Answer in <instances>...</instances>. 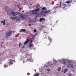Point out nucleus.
<instances>
[{"label": "nucleus", "mask_w": 76, "mask_h": 76, "mask_svg": "<svg viewBox=\"0 0 76 76\" xmlns=\"http://www.w3.org/2000/svg\"><path fill=\"white\" fill-rule=\"evenodd\" d=\"M63 62V63L64 64H66V62L65 61H64Z\"/></svg>", "instance_id": "obj_27"}, {"label": "nucleus", "mask_w": 76, "mask_h": 76, "mask_svg": "<svg viewBox=\"0 0 76 76\" xmlns=\"http://www.w3.org/2000/svg\"><path fill=\"white\" fill-rule=\"evenodd\" d=\"M44 15H43V17H44V16H47V15H48V14L47 13H46L45 14H44Z\"/></svg>", "instance_id": "obj_24"}, {"label": "nucleus", "mask_w": 76, "mask_h": 76, "mask_svg": "<svg viewBox=\"0 0 76 76\" xmlns=\"http://www.w3.org/2000/svg\"><path fill=\"white\" fill-rule=\"evenodd\" d=\"M27 75H30L29 73H28Z\"/></svg>", "instance_id": "obj_48"}, {"label": "nucleus", "mask_w": 76, "mask_h": 76, "mask_svg": "<svg viewBox=\"0 0 76 76\" xmlns=\"http://www.w3.org/2000/svg\"><path fill=\"white\" fill-rule=\"evenodd\" d=\"M11 19L16 20V18H15V17L11 16Z\"/></svg>", "instance_id": "obj_17"}, {"label": "nucleus", "mask_w": 76, "mask_h": 76, "mask_svg": "<svg viewBox=\"0 0 76 76\" xmlns=\"http://www.w3.org/2000/svg\"><path fill=\"white\" fill-rule=\"evenodd\" d=\"M4 9L6 11V12H7V14L8 13V12H11V15L12 16H16L17 15V12H14L13 11V10H11L10 8H9L8 11H7V9H8V8L7 7H5Z\"/></svg>", "instance_id": "obj_1"}, {"label": "nucleus", "mask_w": 76, "mask_h": 76, "mask_svg": "<svg viewBox=\"0 0 76 76\" xmlns=\"http://www.w3.org/2000/svg\"><path fill=\"white\" fill-rule=\"evenodd\" d=\"M46 32H45V31H44L43 32L44 34H45V33H46Z\"/></svg>", "instance_id": "obj_46"}, {"label": "nucleus", "mask_w": 76, "mask_h": 76, "mask_svg": "<svg viewBox=\"0 0 76 76\" xmlns=\"http://www.w3.org/2000/svg\"><path fill=\"white\" fill-rule=\"evenodd\" d=\"M12 32H9L6 33V35L7 36H10L12 35Z\"/></svg>", "instance_id": "obj_9"}, {"label": "nucleus", "mask_w": 76, "mask_h": 76, "mask_svg": "<svg viewBox=\"0 0 76 76\" xmlns=\"http://www.w3.org/2000/svg\"><path fill=\"white\" fill-rule=\"evenodd\" d=\"M37 35V34H35L34 36V38L35 37H36V36Z\"/></svg>", "instance_id": "obj_36"}, {"label": "nucleus", "mask_w": 76, "mask_h": 76, "mask_svg": "<svg viewBox=\"0 0 76 76\" xmlns=\"http://www.w3.org/2000/svg\"><path fill=\"white\" fill-rule=\"evenodd\" d=\"M17 7H19V5H17Z\"/></svg>", "instance_id": "obj_42"}, {"label": "nucleus", "mask_w": 76, "mask_h": 76, "mask_svg": "<svg viewBox=\"0 0 76 76\" xmlns=\"http://www.w3.org/2000/svg\"><path fill=\"white\" fill-rule=\"evenodd\" d=\"M31 59H32V56H31L30 58H29V59H27L26 61H30V62H33V61L31 60Z\"/></svg>", "instance_id": "obj_6"}, {"label": "nucleus", "mask_w": 76, "mask_h": 76, "mask_svg": "<svg viewBox=\"0 0 76 76\" xmlns=\"http://www.w3.org/2000/svg\"><path fill=\"white\" fill-rule=\"evenodd\" d=\"M1 23H3V21H1Z\"/></svg>", "instance_id": "obj_52"}, {"label": "nucleus", "mask_w": 76, "mask_h": 76, "mask_svg": "<svg viewBox=\"0 0 76 76\" xmlns=\"http://www.w3.org/2000/svg\"><path fill=\"white\" fill-rule=\"evenodd\" d=\"M13 55L12 54H10V56H8L7 57L8 58H13Z\"/></svg>", "instance_id": "obj_10"}, {"label": "nucleus", "mask_w": 76, "mask_h": 76, "mask_svg": "<svg viewBox=\"0 0 76 76\" xmlns=\"http://www.w3.org/2000/svg\"><path fill=\"white\" fill-rule=\"evenodd\" d=\"M29 41H30L29 43H30V44L29 45L28 47L29 48H30V49H31V50H32V49L33 48V46L31 45V43H32V40L31 39H28L27 40H26L24 43V45H26V44H27V43H28V42H29Z\"/></svg>", "instance_id": "obj_2"}, {"label": "nucleus", "mask_w": 76, "mask_h": 76, "mask_svg": "<svg viewBox=\"0 0 76 76\" xmlns=\"http://www.w3.org/2000/svg\"><path fill=\"white\" fill-rule=\"evenodd\" d=\"M48 38L49 39V40H50V42H51L52 41V39H51V38H50V36H49Z\"/></svg>", "instance_id": "obj_12"}, {"label": "nucleus", "mask_w": 76, "mask_h": 76, "mask_svg": "<svg viewBox=\"0 0 76 76\" xmlns=\"http://www.w3.org/2000/svg\"><path fill=\"white\" fill-rule=\"evenodd\" d=\"M33 39H34L35 38V37H33L32 38Z\"/></svg>", "instance_id": "obj_44"}, {"label": "nucleus", "mask_w": 76, "mask_h": 76, "mask_svg": "<svg viewBox=\"0 0 76 76\" xmlns=\"http://www.w3.org/2000/svg\"><path fill=\"white\" fill-rule=\"evenodd\" d=\"M32 21V20H30V23H31V21Z\"/></svg>", "instance_id": "obj_50"}, {"label": "nucleus", "mask_w": 76, "mask_h": 76, "mask_svg": "<svg viewBox=\"0 0 76 76\" xmlns=\"http://www.w3.org/2000/svg\"><path fill=\"white\" fill-rule=\"evenodd\" d=\"M47 70H48V72H50V69H47Z\"/></svg>", "instance_id": "obj_32"}, {"label": "nucleus", "mask_w": 76, "mask_h": 76, "mask_svg": "<svg viewBox=\"0 0 76 76\" xmlns=\"http://www.w3.org/2000/svg\"><path fill=\"white\" fill-rule=\"evenodd\" d=\"M50 11H51V10H47V11H46V12L48 13H49V12H50Z\"/></svg>", "instance_id": "obj_22"}, {"label": "nucleus", "mask_w": 76, "mask_h": 76, "mask_svg": "<svg viewBox=\"0 0 76 76\" xmlns=\"http://www.w3.org/2000/svg\"><path fill=\"white\" fill-rule=\"evenodd\" d=\"M34 32H35H35H37V30L34 29Z\"/></svg>", "instance_id": "obj_29"}, {"label": "nucleus", "mask_w": 76, "mask_h": 76, "mask_svg": "<svg viewBox=\"0 0 76 76\" xmlns=\"http://www.w3.org/2000/svg\"><path fill=\"white\" fill-rule=\"evenodd\" d=\"M47 74H49V75H50V73H49L48 72H47Z\"/></svg>", "instance_id": "obj_47"}, {"label": "nucleus", "mask_w": 76, "mask_h": 76, "mask_svg": "<svg viewBox=\"0 0 76 76\" xmlns=\"http://www.w3.org/2000/svg\"><path fill=\"white\" fill-rule=\"evenodd\" d=\"M46 67H48V66H46Z\"/></svg>", "instance_id": "obj_57"}, {"label": "nucleus", "mask_w": 76, "mask_h": 76, "mask_svg": "<svg viewBox=\"0 0 76 76\" xmlns=\"http://www.w3.org/2000/svg\"><path fill=\"white\" fill-rule=\"evenodd\" d=\"M56 61V63H57V61H56V60H54V61Z\"/></svg>", "instance_id": "obj_51"}, {"label": "nucleus", "mask_w": 76, "mask_h": 76, "mask_svg": "<svg viewBox=\"0 0 76 76\" xmlns=\"http://www.w3.org/2000/svg\"><path fill=\"white\" fill-rule=\"evenodd\" d=\"M58 21H56V23H57V22Z\"/></svg>", "instance_id": "obj_64"}, {"label": "nucleus", "mask_w": 76, "mask_h": 76, "mask_svg": "<svg viewBox=\"0 0 76 76\" xmlns=\"http://www.w3.org/2000/svg\"><path fill=\"white\" fill-rule=\"evenodd\" d=\"M42 10H47V8L45 7H43L42 8Z\"/></svg>", "instance_id": "obj_18"}, {"label": "nucleus", "mask_w": 76, "mask_h": 76, "mask_svg": "<svg viewBox=\"0 0 76 76\" xmlns=\"http://www.w3.org/2000/svg\"><path fill=\"white\" fill-rule=\"evenodd\" d=\"M24 46H23L21 48L22 49H23V48H24Z\"/></svg>", "instance_id": "obj_38"}, {"label": "nucleus", "mask_w": 76, "mask_h": 76, "mask_svg": "<svg viewBox=\"0 0 76 76\" xmlns=\"http://www.w3.org/2000/svg\"><path fill=\"white\" fill-rule=\"evenodd\" d=\"M17 13L18 14V15H19V16H20V13L19 12H18Z\"/></svg>", "instance_id": "obj_28"}, {"label": "nucleus", "mask_w": 76, "mask_h": 76, "mask_svg": "<svg viewBox=\"0 0 76 76\" xmlns=\"http://www.w3.org/2000/svg\"><path fill=\"white\" fill-rule=\"evenodd\" d=\"M23 60V57H22V58L20 59V60Z\"/></svg>", "instance_id": "obj_35"}, {"label": "nucleus", "mask_w": 76, "mask_h": 76, "mask_svg": "<svg viewBox=\"0 0 76 76\" xmlns=\"http://www.w3.org/2000/svg\"><path fill=\"white\" fill-rule=\"evenodd\" d=\"M54 26H53V27H54Z\"/></svg>", "instance_id": "obj_62"}, {"label": "nucleus", "mask_w": 76, "mask_h": 76, "mask_svg": "<svg viewBox=\"0 0 76 76\" xmlns=\"http://www.w3.org/2000/svg\"><path fill=\"white\" fill-rule=\"evenodd\" d=\"M5 52H4V51L3 52H2V53H3V55L4 56V53Z\"/></svg>", "instance_id": "obj_39"}, {"label": "nucleus", "mask_w": 76, "mask_h": 76, "mask_svg": "<svg viewBox=\"0 0 76 76\" xmlns=\"http://www.w3.org/2000/svg\"><path fill=\"white\" fill-rule=\"evenodd\" d=\"M63 5V6H64L65 7H66V4H64Z\"/></svg>", "instance_id": "obj_33"}, {"label": "nucleus", "mask_w": 76, "mask_h": 76, "mask_svg": "<svg viewBox=\"0 0 76 76\" xmlns=\"http://www.w3.org/2000/svg\"><path fill=\"white\" fill-rule=\"evenodd\" d=\"M41 13H44V10H42L41 11Z\"/></svg>", "instance_id": "obj_34"}, {"label": "nucleus", "mask_w": 76, "mask_h": 76, "mask_svg": "<svg viewBox=\"0 0 76 76\" xmlns=\"http://www.w3.org/2000/svg\"><path fill=\"white\" fill-rule=\"evenodd\" d=\"M30 5H31V6H32V4H31Z\"/></svg>", "instance_id": "obj_56"}, {"label": "nucleus", "mask_w": 76, "mask_h": 76, "mask_svg": "<svg viewBox=\"0 0 76 76\" xmlns=\"http://www.w3.org/2000/svg\"><path fill=\"white\" fill-rule=\"evenodd\" d=\"M65 8V7H63V9H64Z\"/></svg>", "instance_id": "obj_53"}, {"label": "nucleus", "mask_w": 76, "mask_h": 76, "mask_svg": "<svg viewBox=\"0 0 76 76\" xmlns=\"http://www.w3.org/2000/svg\"><path fill=\"white\" fill-rule=\"evenodd\" d=\"M58 61H59V62H61V60H59Z\"/></svg>", "instance_id": "obj_43"}, {"label": "nucleus", "mask_w": 76, "mask_h": 76, "mask_svg": "<svg viewBox=\"0 0 76 76\" xmlns=\"http://www.w3.org/2000/svg\"><path fill=\"white\" fill-rule=\"evenodd\" d=\"M66 69V70H68V69Z\"/></svg>", "instance_id": "obj_55"}, {"label": "nucleus", "mask_w": 76, "mask_h": 76, "mask_svg": "<svg viewBox=\"0 0 76 76\" xmlns=\"http://www.w3.org/2000/svg\"><path fill=\"white\" fill-rule=\"evenodd\" d=\"M51 65H53V64H51Z\"/></svg>", "instance_id": "obj_63"}, {"label": "nucleus", "mask_w": 76, "mask_h": 76, "mask_svg": "<svg viewBox=\"0 0 76 76\" xmlns=\"http://www.w3.org/2000/svg\"><path fill=\"white\" fill-rule=\"evenodd\" d=\"M43 15V13H41V15Z\"/></svg>", "instance_id": "obj_49"}, {"label": "nucleus", "mask_w": 76, "mask_h": 76, "mask_svg": "<svg viewBox=\"0 0 76 76\" xmlns=\"http://www.w3.org/2000/svg\"><path fill=\"white\" fill-rule=\"evenodd\" d=\"M61 2H60L59 6H56V9H57V7H61V6H61Z\"/></svg>", "instance_id": "obj_13"}, {"label": "nucleus", "mask_w": 76, "mask_h": 76, "mask_svg": "<svg viewBox=\"0 0 76 76\" xmlns=\"http://www.w3.org/2000/svg\"><path fill=\"white\" fill-rule=\"evenodd\" d=\"M50 62H48L47 63V64H48V66H51L50 65Z\"/></svg>", "instance_id": "obj_25"}, {"label": "nucleus", "mask_w": 76, "mask_h": 76, "mask_svg": "<svg viewBox=\"0 0 76 76\" xmlns=\"http://www.w3.org/2000/svg\"><path fill=\"white\" fill-rule=\"evenodd\" d=\"M20 18H24V16H25L22 14H21V15H20Z\"/></svg>", "instance_id": "obj_11"}, {"label": "nucleus", "mask_w": 76, "mask_h": 76, "mask_svg": "<svg viewBox=\"0 0 76 76\" xmlns=\"http://www.w3.org/2000/svg\"><path fill=\"white\" fill-rule=\"evenodd\" d=\"M74 70H73V72H74Z\"/></svg>", "instance_id": "obj_58"}, {"label": "nucleus", "mask_w": 76, "mask_h": 76, "mask_svg": "<svg viewBox=\"0 0 76 76\" xmlns=\"http://www.w3.org/2000/svg\"><path fill=\"white\" fill-rule=\"evenodd\" d=\"M37 18H36V17H35V19H36Z\"/></svg>", "instance_id": "obj_61"}, {"label": "nucleus", "mask_w": 76, "mask_h": 76, "mask_svg": "<svg viewBox=\"0 0 76 76\" xmlns=\"http://www.w3.org/2000/svg\"><path fill=\"white\" fill-rule=\"evenodd\" d=\"M43 19H44L43 18H40L39 19V21L40 22H42L43 20Z\"/></svg>", "instance_id": "obj_15"}, {"label": "nucleus", "mask_w": 76, "mask_h": 76, "mask_svg": "<svg viewBox=\"0 0 76 76\" xmlns=\"http://www.w3.org/2000/svg\"><path fill=\"white\" fill-rule=\"evenodd\" d=\"M68 62L69 63V64H71L70 63V60H69L68 61Z\"/></svg>", "instance_id": "obj_31"}, {"label": "nucleus", "mask_w": 76, "mask_h": 76, "mask_svg": "<svg viewBox=\"0 0 76 76\" xmlns=\"http://www.w3.org/2000/svg\"><path fill=\"white\" fill-rule=\"evenodd\" d=\"M24 61H25V59H24V60L23 61V63H25V62H24Z\"/></svg>", "instance_id": "obj_40"}, {"label": "nucleus", "mask_w": 76, "mask_h": 76, "mask_svg": "<svg viewBox=\"0 0 76 76\" xmlns=\"http://www.w3.org/2000/svg\"><path fill=\"white\" fill-rule=\"evenodd\" d=\"M39 10H40L39 8H36L34 10L30 11L29 12L31 14H37L38 12H39Z\"/></svg>", "instance_id": "obj_3"}, {"label": "nucleus", "mask_w": 76, "mask_h": 76, "mask_svg": "<svg viewBox=\"0 0 76 76\" xmlns=\"http://www.w3.org/2000/svg\"><path fill=\"white\" fill-rule=\"evenodd\" d=\"M61 69V67H59L58 68V72H60V70Z\"/></svg>", "instance_id": "obj_19"}, {"label": "nucleus", "mask_w": 76, "mask_h": 76, "mask_svg": "<svg viewBox=\"0 0 76 76\" xmlns=\"http://www.w3.org/2000/svg\"><path fill=\"white\" fill-rule=\"evenodd\" d=\"M61 60H62V62L65 61V59H64L62 58L61 59Z\"/></svg>", "instance_id": "obj_26"}, {"label": "nucleus", "mask_w": 76, "mask_h": 76, "mask_svg": "<svg viewBox=\"0 0 76 76\" xmlns=\"http://www.w3.org/2000/svg\"><path fill=\"white\" fill-rule=\"evenodd\" d=\"M22 12H24V11H22Z\"/></svg>", "instance_id": "obj_54"}, {"label": "nucleus", "mask_w": 76, "mask_h": 76, "mask_svg": "<svg viewBox=\"0 0 76 76\" xmlns=\"http://www.w3.org/2000/svg\"><path fill=\"white\" fill-rule=\"evenodd\" d=\"M26 32V29H22L20 30V32Z\"/></svg>", "instance_id": "obj_8"}, {"label": "nucleus", "mask_w": 76, "mask_h": 76, "mask_svg": "<svg viewBox=\"0 0 76 76\" xmlns=\"http://www.w3.org/2000/svg\"><path fill=\"white\" fill-rule=\"evenodd\" d=\"M4 68H6V67H8V66L7 65L5 64L4 65Z\"/></svg>", "instance_id": "obj_21"}, {"label": "nucleus", "mask_w": 76, "mask_h": 76, "mask_svg": "<svg viewBox=\"0 0 76 76\" xmlns=\"http://www.w3.org/2000/svg\"><path fill=\"white\" fill-rule=\"evenodd\" d=\"M72 3V0H71V1H67L66 2V3H67V4H68L69 3Z\"/></svg>", "instance_id": "obj_14"}, {"label": "nucleus", "mask_w": 76, "mask_h": 76, "mask_svg": "<svg viewBox=\"0 0 76 76\" xmlns=\"http://www.w3.org/2000/svg\"><path fill=\"white\" fill-rule=\"evenodd\" d=\"M67 74H68V76H72V74H71V73H68Z\"/></svg>", "instance_id": "obj_20"}, {"label": "nucleus", "mask_w": 76, "mask_h": 76, "mask_svg": "<svg viewBox=\"0 0 76 76\" xmlns=\"http://www.w3.org/2000/svg\"><path fill=\"white\" fill-rule=\"evenodd\" d=\"M13 61L12 59H10L9 60V64L10 65L13 64Z\"/></svg>", "instance_id": "obj_5"}, {"label": "nucleus", "mask_w": 76, "mask_h": 76, "mask_svg": "<svg viewBox=\"0 0 76 76\" xmlns=\"http://www.w3.org/2000/svg\"><path fill=\"white\" fill-rule=\"evenodd\" d=\"M1 43H3V42L2 43H1Z\"/></svg>", "instance_id": "obj_60"}, {"label": "nucleus", "mask_w": 76, "mask_h": 76, "mask_svg": "<svg viewBox=\"0 0 76 76\" xmlns=\"http://www.w3.org/2000/svg\"><path fill=\"white\" fill-rule=\"evenodd\" d=\"M19 47H20V45H21V46L22 45H21V43H19Z\"/></svg>", "instance_id": "obj_30"}, {"label": "nucleus", "mask_w": 76, "mask_h": 76, "mask_svg": "<svg viewBox=\"0 0 76 76\" xmlns=\"http://www.w3.org/2000/svg\"><path fill=\"white\" fill-rule=\"evenodd\" d=\"M3 23H5V20H4L3 21Z\"/></svg>", "instance_id": "obj_45"}, {"label": "nucleus", "mask_w": 76, "mask_h": 76, "mask_svg": "<svg viewBox=\"0 0 76 76\" xmlns=\"http://www.w3.org/2000/svg\"><path fill=\"white\" fill-rule=\"evenodd\" d=\"M40 74H41V75H44V74H43L42 73H40Z\"/></svg>", "instance_id": "obj_41"}, {"label": "nucleus", "mask_w": 76, "mask_h": 76, "mask_svg": "<svg viewBox=\"0 0 76 76\" xmlns=\"http://www.w3.org/2000/svg\"><path fill=\"white\" fill-rule=\"evenodd\" d=\"M1 47H2V45H1Z\"/></svg>", "instance_id": "obj_59"}, {"label": "nucleus", "mask_w": 76, "mask_h": 76, "mask_svg": "<svg viewBox=\"0 0 76 76\" xmlns=\"http://www.w3.org/2000/svg\"><path fill=\"white\" fill-rule=\"evenodd\" d=\"M67 72V69H65L64 70V73H66Z\"/></svg>", "instance_id": "obj_23"}, {"label": "nucleus", "mask_w": 76, "mask_h": 76, "mask_svg": "<svg viewBox=\"0 0 76 76\" xmlns=\"http://www.w3.org/2000/svg\"><path fill=\"white\" fill-rule=\"evenodd\" d=\"M33 15H36V17H37V18H38L39 17V14L38 13V12H37V14H33Z\"/></svg>", "instance_id": "obj_16"}, {"label": "nucleus", "mask_w": 76, "mask_h": 76, "mask_svg": "<svg viewBox=\"0 0 76 76\" xmlns=\"http://www.w3.org/2000/svg\"><path fill=\"white\" fill-rule=\"evenodd\" d=\"M16 18L15 20L17 21V22H19V21H20V19L19 18H18V17L16 16L15 17Z\"/></svg>", "instance_id": "obj_7"}, {"label": "nucleus", "mask_w": 76, "mask_h": 76, "mask_svg": "<svg viewBox=\"0 0 76 76\" xmlns=\"http://www.w3.org/2000/svg\"><path fill=\"white\" fill-rule=\"evenodd\" d=\"M3 25H6V23H3Z\"/></svg>", "instance_id": "obj_37"}, {"label": "nucleus", "mask_w": 76, "mask_h": 76, "mask_svg": "<svg viewBox=\"0 0 76 76\" xmlns=\"http://www.w3.org/2000/svg\"><path fill=\"white\" fill-rule=\"evenodd\" d=\"M67 67L68 68H70V67H71L72 69H74L75 68V66H74L73 64H68Z\"/></svg>", "instance_id": "obj_4"}]
</instances>
